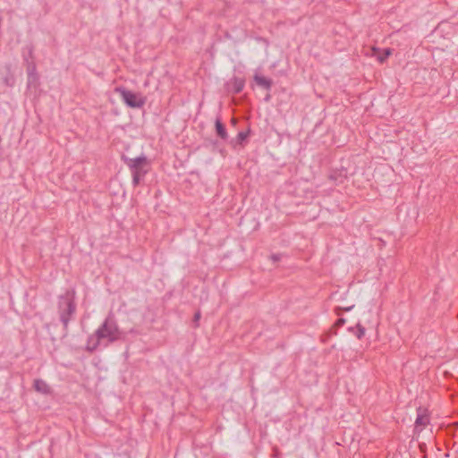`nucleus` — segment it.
Here are the masks:
<instances>
[{
    "mask_svg": "<svg viewBox=\"0 0 458 458\" xmlns=\"http://www.w3.org/2000/svg\"><path fill=\"white\" fill-rule=\"evenodd\" d=\"M120 331L117 326L110 319H106L103 325L96 331L97 340L90 345V342L88 344V348L94 350L98 345L100 339H107L109 342L116 341L120 338Z\"/></svg>",
    "mask_w": 458,
    "mask_h": 458,
    "instance_id": "1",
    "label": "nucleus"
},
{
    "mask_svg": "<svg viewBox=\"0 0 458 458\" xmlns=\"http://www.w3.org/2000/svg\"><path fill=\"white\" fill-rule=\"evenodd\" d=\"M74 298V292H68L62 297L60 302V308L62 310L61 318L65 325L69 322L72 315L75 311Z\"/></svg>",
    "mask_w": 458,
    "mask_h": 458,
    "instance_id": "2",
    "label": "nucleus"
},
{
    "mask_svg": "<svg viewBox=\"0 0 458 458\" xmlns=\"http://www.w3.org/2000/svg\"><path fill=\"white\" fill-rule=\"evenodd\" d=\"M124 102L131 107L140 108L146 103V98L127 89H118Z\"/></svg>",
    "mask_w": 458,
    "mask_h": 458,
    "instance_id": "3",
    "label": "nucleus"
},
{
    "mask_svg": "<svg viewBox=\"0 0 458 458\" xmlns=\"http://www.w3.org/2000/svg\"><path fill=\"white\" fill-rule=\"evenodd\" d=\"M148 161L145 157H140L133 159H130L128 165L131 168L132 174H145L147 173L144 168L148 166Z\"/></svg>",
    "mask_w": 458,
    "mask_h": 458,
    "instance_id": "4",
    "label": "nucleus"
},
{
    "mask_svg": "<svg viewBox=\"0 0 458 458\" xmlns=\"http://www.w3.org/2000/svg\"><path fill=\"white\" fill-rule=\"evenodd\" d=\"M33 387L37 392L44 394H48L51 393L50 386L42 379H35L33 382Z\"/></svg>",
    "mask_w": 458,
    "mask_h": 458,
    "instance_id": "5",
    "label": "nucleus"
},
{
    "mask_svg": "<svg viewBox=\"0 0 458 458\" xmlns=\"http://www.w3.org/2000/svg\"><path fill=\"white\" fill-rule=\"evenodd\" d=\"M254 81H256V83L259 86H260L266 89H269L272 86V81L270 79L261 76V75H255Z\"/></svg>",
    "mask_w": 458,
    "mask_h": 458,
    "instance_id": "6",
    "label": "nucleus"
},
{
    "mask_svg": "<svg viewBox=\"0 0 458 458\" xmlns=\"http://www.w3.org/2000/svg\"><path fill=\"white\" fill-rule=\"evenodd\" d=\"M415 423L416 426H427L429 423V415L427 411L418 414Z\"/></svg>",
    "mask_w": 458,
    "mask_h": 458,
    "instance_id": "7",
    "label": "nucleus"
},
{
    "mask_svg": "<svg viewBox=\"0 0 458 458\" xmlns=\"http://www.w3.org/2000/svg\"><path fill=\"white\" fill-rule=\"evenodd\" d=\"M232 84L233 93L238 94L243 89L245 81L243 79L234 78Z\"/></svg>",
    "mask_w": 458,
    "mask_h": 458,
    "instance_id": "8",
    "label": "nucleus"
},
{
    "mask_svg": "<svg viewBox=\"0 0 458 458\" xmlns=\"http://www.w3.org/2000/svg\"><path fill=\"white\" fill-rule=\"evenodd\" d=\"M216 130L217 135L221 139L225 140L227 138V132H226L225 127L219 120H217L216 122Z\"/></svg>",
    "mask_w": 458,
    "mask_h": 458,
    "instance_id": "9",
    "label": "nucleus"
},
{
    "mask_svg": "<svg viewBox=\"0 0 458 458\" xmlns=\"http://www.w3.org/2000/svg\"><path fill=\"white\" fill-rule=\"evenodd\" d=\"M391 49H385L384 53L377 56V59L380 63H384L388 58V56L391 55Z\"/></svg>",
    "mask_w": 458,
    "mask_h": 458,
    "instance_id": "10",
    "label": "nucleus"
},
{
    "mask_svg": "<svg viewBox=\"0 0 458 458\" xmlns=\"http://www.w3.org/2000/svg\"><path fill=\"white\" fill-rule=\"evenodd\" d=\"M132 175H133V183H134V185H138L140 183V179L144 174H132Z\"/></svg>",
    "mask_w": 458,
    "mask_h": 458,
    "instance_id": "11",
    "label": "nucleus"
},
{
    "mask_svg": "<svg viewBox=\"0 0 458 458\" xmlns=\"http://www.w3.org/2000/svg\"><path fill=\"white\" fill-rule=\"evenodd\" d=\"M351 309H352V307H347V308H340V307H338V308L335 309V314L339 316V315H341L342 311H348Z\"/></svg>",
    "mask_w": 458,
    "mask_h": 458,
    "instance_id": "12",
    "label": "nucleus"
},
{
    "mask_svg": "<svg viewBox=\"0 0 458 458\" xmlns=\"http://www.w3.org/2000/svg\"><path fill=\"white\" fill-rule=\"evenodd\" d=\"M248 137V132L241 131L239 132L237 138L240 141L244 140Z\"/></svg>",
    "mask_w": 458,
    "mask_h": 458,
    "instance_id": "13",
    "label": "nucleus"
},
{
    "mask_svg": "<svg viewBox=\"0 0 458 458\" xmlns=\"http://www.w3.org/2000/svg\"><path fill=\"white\" fill-rule=\"evenodd\" d=\"M344 324V318H339L336 322H335V326L337 327H340L342 325Z\"/></svg>",
    "mask_w": 458,
    "mask_h": 458,
    "instance_id": "14",
    "label": "nucleus"
},
{
    "mask_svg": "<svg viewBox=\"0 0 458 458\" xmlns=\"http://www.w3.org/2000/svg\"><path fill=\"white\" fill-rule=\"evenodd\" d=\"M199 316H200V315H199V313H197V314L195 315V318H196V320H198V319L199 318Z\"/></svg>",
    "mask_w": 458,
    "mask_h": 458,
    "instance_id": "15",
    "label": "nucleus"
}]
</instances>
